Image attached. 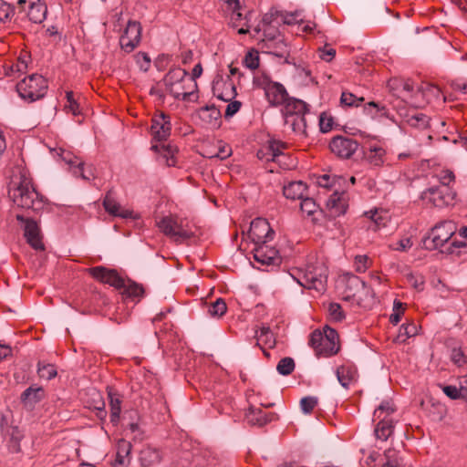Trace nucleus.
<instances>
[{"instance_id":"obj_1","label":"nucleus","mask_w":467,"mask_h":467,"mask_svg":"<svg viewBox=\"0 0 467 467\" xmlns=\"http://www.w3.org/2000/svg\"><path fill=\"white\" fill-rule=\"evenodd\" d=\"M8 193L15 205L25 211L38 213L47 206V199L36 191L32 179L24 170L17 169L13 173Z\"/></svg>"},{"instance_id":"obj_2","label":"nucleus","mask_w":467,"mask_h":467,"mask_svg":"<svg viewBox=\"0 0 467 467\" xmlns=\"http://www.w3.org/2000/svg\"><path fill=\"white\" fill-rule=\"evenodd\" d=\"M47 89V79L38 74H33L28 78H25L16 85V90L19 96L28 102H34L42 99Z\"/></svg>"},{"instance_id":"obj_3","label":"nucleus","mask_w":467,"mask_h":467,"mask_svg":"<svg viewBox=\"0 0 467 467\" xmlns=\"http://www.w3.org/2000/svg\"><path fill=\"white\" fill-rule=\"evenodd\" d=\"M327 281V268L324 263L317 261L308 264L303 276L297 282L305 288L315 289L318 292L326 290Z\"/></svg>"},{"instance_id":"obj_4","label":"nucleus","mask_w":467,"mask_h":467,"mask_svg":"<svg viewBox=\"0 0 467 467\" xmlns=\"http://www.w3.org/2000/svg\"><path fill=\"white\" fill-rule=\"evenodd\" d=\"M457 228L452 221H444L435 225L424 239V245L429 250L442 247L455 234Z\"/></svg>"},{"instance_id":"obj_5","label":"nucleus","mask_w":467,"mask_h":467,"mask_svg":"<svg viewBox=\"0 0 467 467\" xmlns=\"http://www.w3.org/2000/svg\"><path fill=\"white\" fill-rule=\"evenodd\" d=\"M160 230L166 235L173 238L176 242H183L194 235V232L182 220L171 217H163L157 223Z\"/></svg>"},{"instance_id":"obj_6","label":"nucleus","mask_w":467,"mask_h":467,"mask_svg":"<svg viewBox=\"0 0 467 467\" xmlns=\"http://www.w3.org/2000/svg\"><path fill=\"white\" fill-rule=\"evenodd\" d=\"M257 86L264 89L265 98L271 106L283 105L289 97L285 88L281 83L273 81L267 77L259 78Z\"/></svg>"},{"instance_id":"obj_7","label":"nucleus","mask_w":467,"mask_h":467,"mask_svg":"<svg viewBox=\"0 0 467 467\" xmlns=\"http://www.w3.org/2000/svg\"><path fill=\"white\" fill-rule=\"evenodd\" d=\"M285 147V143L281 141H270L265 149L257 151V157L260 160L266 161H272L277 162L284 169H291L294 167L293 163H286L285 161L289 158L285 155L282 150Z\"/></svg>"},{"instance_id":"obj_8","label":"nucleus","mask_w":467,"mask_h":467,"mask_svg":"<svg viewBox=\"0 0 467 467\" xmlns=\"http://www.w3.org/2000/svg\"><path fill=\"white\" fill-rule=\"evenodd\" d=\"M455 192L450 187L436 186L422 192V199L428 200L436 207H443L452 203Z\"/></svg>"},{"instance_id":"obj_9","label":"nucleus","mask_w":467,"mask_h":467,"mask_svg":"<svg viewBox=\"0 0 467 467\" xmlns=\"http://www.w3.org/2000/svg\"><path fill=\"white\" fill-rule=\"evenodd\" d=\"M358 142L351 138L337 135L329 143L331 151L341 159H349L358 149Z\"/></svg>"},{"instance_id":"obj_10","label":"nucleus","mask_w":467,"mask_h":467,"mask_svg":"<svg viewBox=\"0 0 467 467\" xmlns=\"http://www.w3.org/2000/svg\"><path fill=\"white\" fill-rule=\"evenodd\" d=\"M274 235L275 232L265 219L256 218L252 221L249 230V237L255 245L259 244H266L273 240Z\"/></svg>"},{"instance_id":"obj_11","label":"nucleus","mask_w":467,"mask_h":467,"mask_svg":"<svg viewBox=\"0 0 467 467\" xmlns=\"http://www.w3.org/2000/svg\"><path fill=\"white\" fill-rule=\"evenodd\" d=\"M16 220L24 223V235L32 248L44 250L40 228L35 220L25 218L22 214H16Z\"/></svg>"},{"instance_id":"obj_12","label":"nucleus","mask_w":467,"mask_h":467,"mask_svg":"<svg viewBox=\"0 0 467 467\" xmlns=\"http://www.w3.org/2000/svg\"><path fill=\"white\" fill-rule=\"evenodd\" d=\"M141 36V26L137 21H129L123 35L120 36L121 48L130 53L140 44Z\"/></svg>"},{"instance_id":"obj_13","label":"nucleus","mask_w":467,"mask_h":467,"mask_svg":"<svg viewBox=\"0 0 467 467\" xmlns=\"http://www.w3.org/2000/svg\"><path fill=\"white\" fill-rule=\"evenodd\" d=\"M89 275L96 280L109 284V285L120 289L125 285V280L114 269H109L105 266H96L88 269Z\"/></svg>"},{"instance_id":"obj_14","label":"nucleus","mask_w":467,"mask_h":467,"mask_svg":"<svg viewBox=\"0 0 467 467\" xmlns=\"http://www.w3.org/2000/svg\"><path fill=\"white\" fill-rule=\"evenodd\" d=\"M17 5L22 11H26L27 7V16L33 23L39 24L45 20L47 7L41 0H18Z\"/></svg>"},{"instance_id":"obj_15","label":"nucleus","mask_w":467,"mask_h":467,"mask_svg":"<svg viewBox=\"0 0 467 467\" xmlns=\"http://www.w3.org/2000/svg\"><path fill=\"white\" fill-rule=\"evenodd\" d=\"M103 207L107 213L113 216L120 217L123 219L130 218L133 220L139 218L138 213H136L133 210L121 206L120 203L115 200L110 192L106 194L103 200Z\"/></svg>"},{"instance_id":"obj_16","label":"nucleus","mask_w":467,"mask_h":467,"mask_svg":"<svg viewBox=\"0 0 467 467\" xmlns=\"http://www.w3.org/2000/svg\"><path fill=\"white\" fill-rule=\"evenodd\" d=\"M171 125L170 117L161 113L152 119L151 134L158 141L166 140L171 135Z\"/></svg>"},{"instance_id":"obj_17","label":"nucleus","mask_w":467,"mask_h":467,"mask_svg":"<svg viewBox=\"0 0 467 467\" xmlns=\"http://www.w3.org/2000/svg\"><path fill=\"white\" fill-rule=\"evenodd\" d=\"M254 258L258 263L265 265H274L280 263L278 251L274 247L265 245V244H256L254 249Z\"/></svg>"},{"instance_id":"obj_18","label":"nucleus","mask_w":467,"mask_h":467,"mask_svg":"<svg viewBox=\"0 0 467 467\" xmlns=\"http://www.w3.org/2000/svg\"><path fill=\"white\" fill-rule=\"evenodd\" d=\"M197 84L192 83V79L187 78L183 81L176 83L169 88H166V90L177 99L182 100H190L191 97L193 95V91H188L187 89L191 88H196Z\"/></svg>"},{"instance_id":"obj_19","label":"nucleus","mask_w":467,"mask_h":467,"mask_svg":"<svg viewBox=\"0 0 467 467\" xmlns=\"http://www.w3.org/2000/svg\"><path fill=\"white\" fill-rule=\"evenodd\" d=\"M274 413H266L260 408L250 407L245 413L247 422L254 426H264L273 420Z\"/></svg>"},{"instance_id":"obj_20","label":"nucleus","mask_w":467,"mask_h":467,"mask_svg":"<svg viewBox=\"0 0 467 467\" xmlns=\"http://www.w3.org/2000/svg\"><path fill=\"white\" fill-rule=\"evenodd\" d=\"M306 114L287 115L284 117L285 126L296 135H306Z\"/></svg>"},{"instance_id":"obj_21","label":"nucleus","mask_w":467,"mask_h":467,"mask_svg":"<svg viewBox=\"0 0 467 467\" xmlns=\"http://www.w3.org/2000/svg\"><path fill=\"white\" fill-rule=\"evenodd\" d=\"M366 161L374 167L382 166L386 161V150L381 146L372 145L364 152Z\"/></svg>"},{"instance_id":"obj_22","label":"nucleus","mask_w":467,"mask_h":467,"mask_svg":"<svg viewBox=\"0 0 467 467\" xmlns=\"http://www.w3.org/2000/svg\"><path fill=\"white\" fill-rule=\"evenodd\" d=\"M153 151L161 154V158L165 161V163L169 167H173L176 164L175 155L178 152L177 146L168 143L152 145L150 148Z\"/></svg>"},{"instance_id":"obj_23","label":"nucleus","mask_w":467,"mask_h":467,"mask_svg":"<svg viewBox=\"0 0 467 467\" xmlns=\"http://www.w3.org/2000/svg\"><path fill=\"white\" fill-rule=\"evenodd\" d=\"M348 284L351 286L358 287V291L353 293L352 295H349L348 296H352L356 301L358 303L360 301H363V296H365L366 298L369 297L371 299L374 298L375 293L372 289L367 286L366 283L358 278V276H353L348 280Z\"/></svg>"},{"instance_id":"obj_24","label":"nucleus","mask_w":467,"mask_h":467,"mask_svg":"<svg viewBox=\"0 0 467 467\" xmlns=\"http://www.w3.org/2000/svg\"><path fill=\"white\" fill-rule=\"evenodd\" d=\"M283 105L285 106L283 110L284 117L287 115L307 114L309 112L306 103L295 98L288 97Z\"/></svg>"},{"instance_id":"obj_25","label":"nucleus","mask_w":467,"mask_h":467,"mask_svg":"<svg viewBox=\"0 0 467 467\" xmlns=\"http://www.w3.org/2000/svg\"><path fill=\"white\" fill-rule=\"evenodd\" d=\"M306 185L301 181L291 182L283 187V194L286 199L301 200L305 197Z\"/></svg>"},{"instance_id":"obj_26","label":"nucleus","mask_w":467,"mask_h":467,"mask_svg":"<svg viewBox=\"0 0 467 467\" xmlns=\"http://www.w3.org/2000/svg\"><path fill=\"white\" fill-rule=\"evenodd\" d=\"M255 337L257 339L256 345L260 348H262V345L269 348L275 346V337L267 325H262L258 329H255Z\"/></svg>"},{"instance_id":"obj_27","label":"nucleus","mask_w":467,"mask_h":467,"mask_svg":"<svg viewBox=\"0 0 467 467\" xmlns=\"http://www.w3.org/2000/svg\"><path fill=\"white\" fill-rule=\"evenodd\" d=\"M131 443L119 439L116 444V462L120 465H129L130 462Z\"/></svg>"},{"instance_id":"obj_28","label":"nucleus","mask_w":467,"mask_h":467,"mask_svg":"<svg viewBox=\"0 0 467 467\" xmlns=\"http://www.w3.org/2000/svg\"><path fill=\"white\" fill-rule=\"evenodd\" d=\"M108 397L109 400L110 421L113 425H117L121 412L122 400L120 395L112 389L108 392Z\"/></svg>"},{"instance_id":"obj_29","label":"nucleus","mask_w":467,"mask_h":467,"mask_svg":"<svg viewBox=\"0 0 467 467\" xmlns=\"http://www.w3.org/2000/svg\"><path fill=\"white\" fill-rule=\"evenodd\" d=\"M139 459L142 466L150 467L159 463L161 456L157 449L147 446L140 451Z\"/></svg>"},{"instance_id":"obj_30","label":"nucleus","mask_w":467,"mask_h":467,"mask_svg":"<svg viewBox=\"0 0 467 467\" xmlns=\"http://www.w3.org/2000/svg\"><path fill=\"white\" fill-rule=\"evenodd\" d=\"M378 420L379 421L378 422L374 432L377 439L385 441L393 432V421L391 419L386 417H382Z\"/></svg>"},{"instance_id":"obj_31","label":"nucleus","mask_w":467,"mask_h":467,"mask_svg":"<svg viewBox=\"0 0 467 467\" xmlns=\"http://www.w3.org/2000/svg\"><path fill=\"white\" fill-rule=\"evenodd\" d=\"M356 369L351 366H340L337 368L336 375L342 387L348 389L356 379Z\"/></svg>"},{"instance_id":"obj_32","label":"nucleus","mask_w":467,"mask_h":467,"mask_svg":"<svg viewBox=\"0 0 467 467\" xmlns=\"http://www.w3.org/2000/svg\"><path fill=\"white\" fill-rule=\"evenodd\" d=\"M327 204L334 211L336 215L344 214L348 208L345 193H338L336 191L328 199Z\"/></svg>"},{"instance_id":"obj_33","label":"nucleus","mask_w":467,"mask_h":467,"mask_svg":"<svg viewBox=\"0 0 467 467\" xmlns=\"http://www.w3.org/2000/svg\"><path fill=\"white\" fill-rule=\"evenodd\" d=\"M220 117V110L214 106H206L200 110V118L202 120L213 127L219 126Z\"/></svg>"},{"instance_id":"obj_34","label":"nucleus","mask_w":467,"mask_h":467,"mask_svg":"<svg viewBox=\"0 0 467 467\" xmlns=\"http://www.w3.org/2000/svg\"><path fill=\"white\" fill-rule=\"evenodd\" d=\"M6 433L9 436L7 441V447L10 452L17 453L21 451L20 441L23 438V434L17 427H10L6 430Z\"/></svg>"},{"instance_id":"obj_35","label":"nucleus","mask_w":467,"mask_h":467,"mask_svg":"<svg viewBox=\"0 0 467 467\" xmlns=\"http://www.w3.org/2000/svg\"><path fill=\"white\" fill-rule=\"evenodd\" d=\"M43 397L44 390L41 387L31 386L22 393L21 400L26 404L34 405L40 401Z\"/></svg>"},{"instance_id":"obj_36","label":"nucleus","mask_w":467,"mask_h":467,"mask_svg":"<svg viewBox=\"0 0 467 467\" xmlns=\"http://www.w3.org/2000/svg\"><path fill=\"white\" fill-rule=\"evenodd\" d=\"M189 78L188 72L185 69L177 67L171 69L165 76L163 81L166 88Z\"/></svg>"},{"instance_id":"obj_37","label":"nucleus","mask_w":467,"mask_h":467,"mask_svg":"<svg viewBox=\"0 0 467 467\" xmlns=\"http://www.w3.org/2000/svg\"><path fill=\"white\" fill-rule=\"evenodd\" d=\"M261 30H263L264 35V38L262 39L263 42L271 43L277 41L278 45L285 47V45L283 43L279 31L275 27L269 26L254 28L256 33H259Z\"/></svg>"},{"instance_id":"obj_38","label":"nucleus","mask_w":467,"mask_h":467,"mask_svg":"<svg viewBox=\"0 0 467 467\" xmlns=\"http://www.w3.org/2000/svg\"><path fill=\"white\" fill-rule=\"evenodd\" d=\"M120 289L123 290L122 294L125 296L132 299H140L144 295V288L131 280L125 281V285L121 286Z\"/></svg>"},{"instance_id":"obj_39","label":"nucleus","mask_w":467,"mask_h":467,"mask_svg":"<svg viewBox=\"0 0 467 467\" xmlns=\"http://www.w3.org/2000/svg\"><path fill=\"white\" fill-rule=\"evenodd\" d=\"M230 23L234 28H237L239 34H246L249 32L247 18L243 17L238 9L233 8Z\"/></svg>"},{"instance_id":"obj_40","label":"nucleus","mask_w":467,"mask_h":467,"mask_svg":"<svg viewBox=\"0 0 467 467\" xmlns=\"http://www.w3.org/2000/svg\"><path fill=\"white\" fill-rule=\"evenodd\" d=\"M365 215L372 221L373 225H370L369 227L374 231H377L380 227L386 226L388 222L387 214L383 215L382 213H379L378 210H370L366 212Z\"/></svg>"},{"instance_id":"obj_41","label":"nucleus","mask_w":467,"mask_h":467,"mask_svg":"<svg viewBox=\"0 0 467 467\" xmlns=\"http://www.w3.org/2000/svg\"><path fill=\"white\" fill-rule=\"evenodd\" d=\"M279 17H281L284 24L289 26L302 23L304 20L302 10H296L295 12L279 11Z\"/></svg>"},{"instance_id":"obj_42","label":"nucleus","mask_w":467,"mask_h":467,"mask_svg":"<svg viewBox=\"0 0 467 467\" xmlns=\"http://www.w3.org/2000/svg\"><path fill=\"white\" fill-rule=\"evenodd\" d=\"M227 310L226 303L222 299L218 298L214 302L207 306V312L211 317H220L225 314Z\"/></svg>"},{"instance_id":"obj_43","label":"nucleus","mask_w":467,"mask_h":467,"mask_svg":"<svg viewBox=\"0 0 467 467\" xmlns=\"http://www.w3.org/2000/svg\"><path fill=\"white\" fill-rule=\"evenodd\" d=\"M323 337L325 342L328 343L330 348V353H337L339 349V347L337 345L338 342V335L337 331L331 327H327L324 330Z\"/></svg>"},{"instance_id":"obj_44","label":"nucleus","mask_w":467,"mask_h":467,"mask_svg":"<svg viewBox=\"0 0 467 467\" xmlns=\"http://www.w3.org/2000/svg\"><path fill=\"white\" fill-rule=\"evenodd\" d=\"M76 177H80L85 181H91L95 178L94 171L91 165L85 167L84 162H79L76 165V170L73 171Z\"/></svg>"},{"instance_id":"obj_45","label":"nucleus","mask_w":467,"mask_h":467,"mask_svg":"<svg viewBox=\"0 0 467 467\" xmlns=\"http://www.w3.org/2000/svg\"><path fill=\"white\" fill-rule=\"evenodd\" d=\"M295 369V361L292 358L285 357L280 359L276 370L283 376L290 375Z\"/></svg>"},{"instance_id":"obj_46","label":"nucleus","mask_w":467,"mask_h":467,"mask_svg":"<svg viewBox=\"0 0 467 467\" xmlns=\"http://www.w3.org/2000/svg\"><path fill=\"white\" fill-rule=\"evenodd\" d=\"M37 373L41 379L50 380L57 376V371L53 364H42L39 362Z\"/></svg>"},{"instance_id":"obj_47","label":"nucleus","mask_w":467,"mask_h":467,"mask_svg":"<svg viewBox=\"0 0 467 467\" xmlns=\"http://www.w3.org/2000/svg\"><path fill=\"white\" fill-rule=\"evenodd\" d=\"M300 209L302 213H306L307 216H312L318 212V205L316 203L314 199L303 197L300 202Z\"/></svg>"},{"instance_id":"obj_48","label":"nucleus","mask_w":467,"mask_h":467,"mask_svg":"<svg viewBox=\"0 0 467 467\" xmlns=\"http://www.w3.org/2000/svg\"><path fill=\"white\" fill-rule=\"evenodd\" d=\"M395 411V407L390 401H383L374 411V416L377 419L382 417L389 418L390 414Z\"/></svg>"},{"instance_id":"obj_49","label":"nucleus","mask_w":467,"mask_h":467,"mask_svg":"<svg viewBox=\"0 0 467 467\" xmlns=\"http://www.w3.org/2000/svg\"><path fill=\"white\" fill-rule=\"evenodd\" d=\"M364 100L363 98H357L350 92H342L340 97V103L347 107H358Z\"/></svg>"},{"instance_id":"obj_50","label":"nucleus","mask_w":467,"mask_h":467,"mask_svg":"<svg viewBox=\"0 0 467 467\" xmlns=\"http://www.w3.org/2000/svg\"><path fill=\"white\" fill-rule=\"evenodd\" d=\"M365 110L368 114H369L372 118L379 116L387 115V109L385 106L371 101L365 106Z\"/></svg>"},{"instance_id":"obj_51","label":"nucleus","mask_w":467,"mask_h":467,"mask_svg":"<svg viewBox=\"0 0 467 467\" xmlns=\"http://www.w3.org/2000/svg\"><path fill=\"white\" fill-rule=\"evenodd\" d=\"M318 400L314 396L304 397L300 400V409L305 414L312 412L314 408L317 405Z\"/></svg>"},{"instance_id":"obj_52","label":"nucleus","mask_w":467,"mask_h":467,"mask_svg":"<svg viewBox=\"0 0 467 467\" xmlns=\"http://www.w3.org/2000/svg\"><path fill=\"white\" fill-rule=\"evenodd\" d=\"M244 65L251 70L256 69L259 67L258 52L255 50L249 51L244 58Z\"/></svg>"},{"instance_id":"obj_53","label":"nucleus","mask_w":467,"mask_h":467,"mask_svg":"<svg viewBox=\"0 0 467 467\" xmlns=\"http://www.w3.org/2000/svg\"><path fill=\"white\" fill-rule=\"evenodd\" d=\"M14 16V8L7 3L0 0V23L10 22Z\"/></svg>"},{"instance_id":"obj_54","label":"nucleus","mask_w":467,"mask_h":467,"mask_svg":"<svg viewBox=\"0 0 467 467\" xmlns=\"http://www.w3.org/2000/svg\"><path fill=\"white\" fill-rule=\"evenodd\" d=\"M328 313L330 318L334 321L340 322L345 318L342 307L337 303H330L328 306Z\"/></svg>"},{"instance_id":"obj_55","label":"nucleus","mask_w":467,"mask_h":467,"mask_svg":"<svg viewBox=\"0 0 467 467\" xmlns=\"http://www.w3.org/2000/svg\"><path fill=\"white\" fill-rule=\"evenodd\" d=\"M403 312V304L400 301L395 300L393 303V313L389 317L390 323L397 325L400 321Z\"/></svg>"},{"instance_id":"obj_56","label":"nucleus","mask_w":467,"mask_h":467,"mask_svg":"<svg viewBox=\"0 0 467 467\" xmlns=\"http://www.w3.org/2000/svg\"><path fill=\"white\" fill-rule=\"evenodd\" d=\"M66 98L67 101V105L66 108L74 115L78 116L80 114L79 104L74 98V93L72 91H67Z\"/></svg>"},{"instance_id":"obj_57","label":"nucleus","mask_w":467,"mask_h":467,"mask_svg":"<svg viewBox=\"0 0 467 467\" xmlns=\"http://www.w3.org/2000/svg\"><path fill=\"white\" fill-rule=\"evenodd\" d=\"M437 178L441 182L440 186L446 187H449L450 183L454 182L455 179L453 172L449 170L441 171L440 173L437 174Z\"/></svg>"},{"instance_id":"obj_58","label":"nucleus","mask_w":467,"mask_h":467,"mask_svg":"<svg viewBox=\"0 0 467 467\" xmlns=\"http://www.w3.org/2000/svg\"><path fill=\"white\" fill-rule=\"evenodd\" d=\"M368 257L367 255H357L354 261V266L357 272L364 273L368 267Z\"/></svg>"},{"instance_id":"obj_59","label":"nucleus","mask_w":467,"mask_h":467,"mask_svg":"<svg viewBox=\"0 0 467 467\" xmlns=\"http://www.w3.org/2000/svg\"><path fill=\"white\" fill-rule=\"evenodd\" d=\"M451 361L457 366L461 367L467 362V358L461 348H453L451 353Z\"/></svg>"},{"instance_id":"obj_60","label":"nucleus","mask_w":467,"mask_h":467,"mask_svg":"<svg viewBox=\"0 0 467 467\" xmlns=\"http://www.w3.org/2000/svg\"><path fill=\"white\" fill-rule=\"evenodd\" d=\"M322 342H325L323 334L319 331H314L310 336L309 345L316 350L317 354Z\"/></svg>"},{"instance_id":"obj_61","label":"nucleus","mask_w":467,"mask_h":467,"mask_svg":"<svg viewBox=\"0 0 467 467\" xmlns=\"http://www.w3.org/2000/svg\"><path fill=\"white\" fill-rule=\"evenodd\" d=\"M409 122L412 126L420 127V128H425L429 124V120L426 115L424 114H416L413 115Z\"/></svg>"},{"instance_id":"obj_62","label":"nucleus","mask_w":467,"mask_h":467,"mask_svg":"<svg viewBox=\"0 0 467 467\" xmlns=\"http://www.w3.org/2000/svg\"><path fill=\"white\" fill-rule=\"evenodd\" d=\"M338 178H337L336 176H331V175H328V174H324L322 175L321 177H319L317 179V184L320 186V187H324V188H330L333 186V184L335 183V181L337 180Z\"/></svg>"},{"instance_id":"obj_63","label":"nucleus","mask_w":467,"mask_h":467,"mask_svg":"<svg viewBox=\"0 0 467 467\" xmlns=\"http://www.w3.org/2000/svg\"><path fill=\"white\" fill-rule=\"evenodd\" d=\"M276 17H279V11L271 9L268 13H266L264 16V17L262 19V23L259 26V27L271 26L272 22Z\"/></svg>"},{"instance_id":"obj_64","label":"nucleus","mask_w":467,"mask_h":467,"mask_svg":"<svg viewBox=\"0 0 467 467\" xmlns=\"http://www.w3.org/2000/svg\"><path fill=\"white\" fill-rule=\"evenodd\" d=\"M242 106V103L238 100H234L229 103L226 107L224 117L226 119L232 118L235 113H237Z\"/></svg>"}]
</instances>
